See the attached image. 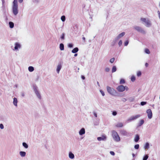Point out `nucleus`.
<instances>
[{
  "label": "nucleus",
  "instance_id": "obj_11",
  "mask_svg": "<svg viewBox=\"0 0 160 160\" xmlns=\"http://www.w3.org/2000/svg\"><path fill=\"white\" fill-rule=\"evenodd\" d=\"M18 100L17 98H13V104L16 106H17Z\"/></svg>",
  "mask_w": 160,
  "mask_h": 160
},
{
  "label": "nucleus",
  "instance_id": "obj_8",
  "mask_svg": "<svg viewBox=\"0 0 160 160\" xmlns=\"http://www.w3.org/2000/svg\"><path fill=\"white\" fill-rule=\"evenodd\" d=\"M134 28L137 30V31L140 32H142L143 31V30L142 29V28L139 27L138 26H136L134 27Z\"/></svg>",
  "mask_w": 160,
  "mask_h": 160
},
{
  "label": "nucleus",
  "instance_id": "obj_21",
  "mask_svg": "<svg viewBox=\"0 0 160 160\" xmlns=\"http://www.w3.org/2000/svg\"><path fill=\"white\" fill-rule=\"evenodd\" d=\"M123 124L122 123L120 122L117 124L116 126L118 127H122L123 126Z\"/></svg>",
  "mask_w": 160,
  "mask_h": 160
},
{
  "label": "nucleus",
  "instance_id": "obj_30",
  "mask_svg": "<svg viewBox=\"0 0 160 160\" xmlns=\"http://www.w3.org/2000/svg\"><path fill=\"white\" fill-rule=\"evenodd\" d=\"M61 19L62 21L64 22L65 20V17L64 16H62L61 17Z\"/></svg>",
  "mask_w": 160,
  "mask_h": 160
},
{
  "label": "nucleus",
  "instance_id": "obj_1",
  "mask_svg": "<svg viewBox=\"0 0 160 160\" xmlns=\"http://www.w3.org/2000/svg\"><path fill=\"white\" fill-rule=\"evenodd\" d=\"M12 11L13 14L15 15H16L18 13L17 0H14L13 2Z\"/></svg>",
  "mask_w": 160,
  "mask_h": 160
},
{
  "label": "nucleus",
  "instance_id": "obj_19",
  "mask_svg": "<svg viewBox=\"0 0 160 160\" xmlns=\"http://www.w3.org/2000/svg\"><path fill=\"white\" fill-rule=\"evenodd\" d=\"M69 157L71 159H73L74 158V154L71 152H70L69 153Z\"/></svg>",
  "mask_w": 160,
  "mask_h": 160
},
{
  "label": "nucleus",
  "instance_id": "obj_44",
  "mask_svg": "<svg viewBox=\"0 0 160 160\" xmlns=\"http://www.w3.org/2000/svg\"><path fill=\"white\" fill-rule=\"evenodd\" d=\"M110 153L112 155L114 156V155H115V153H114V152H113V151H110Z\"/></svg>",
  "mask_w": 160,
  "mask_h": 160
},
{
  "label": "nucleus",
  "instance_id": "obj_50",
  "mask_svg": "<svg viewBox=\"0 0 160 160\" xmlns=\"http://www.w3.org/2000/svg\"><path fill=\"white\" fill-rule=\"evenodd\" d=\"M145 66H146V67H148V63H145Z\"/></svg>",
  "mask_w": 160,
  "mask_h": 160
},
{
  "label": "nucleus",
  "instance_id": "obj_29",
  "mask_svg": "<svg viewBox=\"0 0 160 160\" xmlns=\"http://www.w3.org/2000/svg\"><path fill=\"white\" fill-rule=\"evenodd\" d=\"M22 145L25 148H28V145L26 143L23 142L22 143Z\"/></svg>",
  "mask_w": 160,
  "mask_h": 160
},
{
  "label": "nucleus",
  "instance_id": "obj_16",
  "mask_svg": "<svg viewBox=\"0 0 160 160\" xmlns=\"http://www.w3.org/2000/svg\"><path fill=\"white\" fill-rule=\"evenodd\" d=\"M26 152H24L21 151L20 152V154L22 157H24L26 155Z\"/></svg>",
  "mask_w": 160,
  "mask_h": 160
},
{
  "label": "nucleus",
  "instance_id": "obj_25",
  "mask_svg": "<svg viewBox=\"0 0 160 160\" xmlns=\"http://www.w3.org/2000/svg\"><path fill=\"white\" fill-rule=\"evenodd\" d=\"M144 123V121L142 119L140 121L139 123V126H141Z\"/></svg>",
  "mask_w": 160,
  "mask_h": 160
},
{
  "label": "nucleus",
  "instance_id": "obj_34",
  "mask_svg": "<svg viewBox=\"0 0 160 160\" xmlns=\"http://www.w3.org/2000/svg\"><path fill=\"white\" fill-rule=\"evenodd\" d=\"M114 60H115V59L114 58H112L110 59V62L111 63H112L114 62Z\"/></svg>",
  "mask_w": 160,
  "mask_h": 160
},
{
  "label": "nucleus",
  "instance_id": "obj_52",
  "mask_svg": "<svg viewBox=\"0 0 160 160\" xmlns=\"http://www.w3.org/2000/svg\"><path fill=\"white\" fill-rule=\"evenodd\" d=\"M78 55V54L77 53H75L74 55V57H76Z\"/></svg>",
  "mask_w": 160,
  "mask_h": 160
},
{
  "label": "nucleus",
  "instance_id": "obj_53",
  "mask_svg": "<svg viewBox=\"0 0 160 160\" xmlns=\"http://www.w3.org/2000/svg\"><path fill=\"white\" fill-rule=\"evenodd\" d=\"M82 39H83L84 40H85V37H83V38H82Z\"/></svg>",
  "mask_w": 160,
  "mask_h": 160
},
{
  "label": "nucleus",
  "instance_id": "obj_54",
  "mask_svg": "<svg viewBox=\"0 0 160 160\" xmlns=\"http://www.w3.org/2000/svg\"><path fill=\"white\" fill-rule=\"evenodd\" d=\"M159 17L160 19V12L159 13Z\"/></svg>",
  "mask_w": 160,
  "mask_h": 160
},
{
  "label": "nucleus",
  "instance_id": "obj_17",
  "mask_svg": "<svg viewBox=\"0 0 160 160\" xmlns=\"http://www.w3.org/2000/svg\"><path fill=\"white\" fill-rule=\"evenodd\" d=\"M60 49L61 50H63L64 49V45L62 43H61L60 45Z\"/></svg>",
  "mask_w": 160,
  "mask_h": 160
},
{
  "label": "nucleus",
  "instance_id": "obj_28",
  "mask_svg": "<svg viewBox=\"0 0 160 160\" xmlns=\"http://www.w3.org/2000/svg\"><path fill=\"white\" fill-rule=\"evenodd\" d=\"M131 79L132 82H134L135 80V78L134 76H132L131 77Z\"/></svg>",
  "mask_w": 160,
  "mask_h": 160
},
{
  "label": "nucleus",
  "instance_id": "obj_26",
  "mask_svg": "<svg viewBox=\"0 0 160 160\" xmlns=\"http://www.w3.org/2000/svg\"><path fill=\"white\" fill-rule=\"evenodd\" d=\"M149 147V144L148 143H147L144 147V148L145 149H148Z\"/></svg>",
  "mask_w": 160,
  "mask_h": 160
},
{
  "label": "nucleus",
  "instance_id": "obj_42",
  "mask_svg": "<svg viewBox=\"0 0 160 160\" xmlns=\"http://www.w3.org/2000/svg\"><path fill=\"white\" fill-rule=\"evenodd\" d=\"M117 112L116 111H113L112 112V115L114 116H115L117 115Z\"/></svg>",
  "mask_w": 160,
  "mask_h": 160
},
{
  "label": "nucleus",
  "instance_id": "obj_6",
  "mask_svg": "<svg viewBox=\"0 0 160 160\" xmlns=\"http://www.w3.org/2000/svg\"><path fill=\"white\" fill-rule=\"evenodd\" d=\"M140 117V115L139 114L137 115L134 116H132L130 118L131 120H133L136 119Z\"/></svg>",
  "mask_w": 160,
  "mask_h": 160
},
{
  "label": "nucleus",
  "instance_id": "obj_40",
  "mask_svg": "<svg viewBox=\"0 0 160 160\" xmlns=\"http://www.w3.org/2000/svg\"><path fill=\"white\" fill-rule=\"evenodd\" d=\"M105 70L106 72H108L110 70V69L109 68H107L105 69Z\"/></svg>",
  "mask_w": 160,
  "mask_h": 160
},
{
  "label": "nucleus",
  "instance_id": "obj_18",
  "mask_svg": "<svg viewBox=\"0 0 160 160\" xmlns=\"http://www.w3.org/2000/svg\"><path fill=\"white\" fill-rule=\"evenodd\" d=\"M9 27L11 28H12L14 27V23L13 22H9Z\"/></svg>",
  "mask_w": 160,
  "mask_h": 160
},
{
  "label": "nucleus",
  "instance_id": "obj_49",
  "mask_svg": "<svg viewBox=\"0 0 160 160\" xmlns=\"http://www.w3.org/2000/svg\"><path fill=\"white\" fill-rule=\"evenodd\" d=\"M23 1V0H18V1L20 3H22V2Z\"/></svg>",
  "mask_w": 160,
  "mask_h": 160
},
{
  "label": "nucleus",
  "instance_id": "obj_27",
  "mask_svg": "<svg viewBox=\"0 0 160 160\" xmlns=\"http://www.w3.org/2000/svg\"><path fill=\"white\" fill-rule=\"evenodd\" d=\"M125 83V80L123 79H122L120 80V83L121 84H124Z\"/></svg>",
  "mask_w": 160,
  "mask_h": 160
},
{
  "label": "nucleus",
  "instance_id": "obj_39",
  "mask_svg": "<svg viewBox=\"0 0 160 160\" xmlns=\"http://www.w3.org/2000/svg\"><path fill=\"white\" fill-rule=\"evenodd\" d=\"M122 41L121 40L119 41V42H118V45H119V46H121L122 45Z\"/></svg>",
  "mask_w": 160,
  "mask_h": 160
},
{
  "label": "nucleus",
  "instance_id": "obj_10",
  "mask_svg": "<svg viewBox=\"0 0 160 160\" xmlns=\"http://www.w3.org/2000/svg\"><path fill=\"white\" fill-rule=\"evenodd\" d=\"M15 46L14 47V49L15 50H17L18 48H20L21 47L20 45L18 43H15Z\"/></svg>",
  "mask_w": 160,
  "mask_h": 160
},
{
  "label": "nucleus",
  "instance_id": "obj_4",
  "mask_svg": "<svg viewBox=\"0 0 160 160\" xmlns=\"http://www.w3.org/2000/svg\"><path fill=\"white\" fill-rule=\"evenodd\" d=\"M117 90L119 92H122L124 91L126 89V90H128V88L127 87H124L123 86L121 85L118 87L116 88Z\"/></svg>",
  "mask_w": 160,
  "mask_h": 160
},
{
  "label": "nucleus",
  "instance_id": "obj_31",
  "mask_svg": "<svg viewBox=\"0 0 160 160\" xmlns=\"http://www.w3.org/2000/svg\"><path fill=\"white\" fill-rule=\"evenodd\" d=\"M145 52L147 54H149L150 53L149 50L147 48L145 49Z\"/></svg>",
  "mask_w": 160,
  "mask_h": 160
},
{
  "label": "nucleus",
  "instance_id": "obj_41",
  "mask_svg": "<svg viewBox=\"0 0 160 160\" xmlns=\"http://www.w3.org/2000/svg\"><path fill=\"white\" fill-rule=\"evenodd\" d=\"M100 92H101V93L102 94V95L103 96H104L105 95L104 93L103 92V91L102 90H100Z\"/></svg>",
  "mask_w": 160,
  "mask_h": 160
},
{
  "label": "nucleus",
  "instance_id": "obj_13",
  "mask_svg": "<svg viewBox=\"0 0 160 160\" xmlns=\"http://www.w3.org/2000/svg\"><path fill=\"white\" fill-rule=\"evenodd\" d=\"M61 68V64L58 65L57 66V71L58 73H59Z\"/></svg>",
  "mask_w": 160,
  "mask_h": 160
},
{
  "label": "nucleus",
  "instance_id": "obj_7",
  "mask_svg": "<svg viewBox=\"0 0 160 160\" xmlns=\"http://www.w3.org/2000/svg\"><path fill=\"white\" fill-rule=\"evenodd\" d=\"M106 136L104 135L102 136V137H99L97 138L98 140L99 141H100L101 140H106Z\"/></svg>",
  "mask_w": 160,
  "mask_h": 160
},
{
  "label": "nucleus",
  "instance_id": "obj_46",
  "mask_svg": "<svg viewBox=\"0 0 160 160\" xmlns=\"http://www.w3.org/2000/svg\"><path fill=\"white\" fill-rule=\"evenodd\" d=\"M73 46V45L72 44H69V45H68V47L70 48H72V47Z\"/></svg>",
  "mask_w": 160,
  "mask_h": 160
},
{
  "label": "nucleus",
  "instance_id": "obj_2",
  "mask_svg": "<svg viewBox=\"0 0 160 160\" xmlns=\"http://www.w3.org/2000/svg\"><path fill=\"white\" fill-rule=\"evenodd\" d=\"M112 135L114 140L117 142H119L120 140V138L118 133L115 130L112 131Z\"/></svg>",
  "mask_w": 160,
  "mask_h": 160
},
{
  "label": "nucleus",
  "instance_id": "obj_23",
  "mask_svg": "<svg viewBox=\"0 0 160 160\" xmlns=\"http://www.w3.org/2000/svg\"><path fill=\"white\" fill-rule=\"evenodd\" d=\"M35 93H36L37 97H38V98H41L40 95V94L38 91L36 90L35 91Z\"/></svg>",
  "mask_w": 160,
  "mask_h": 160
},
{
  "label": "nucleus",
  "instance_id": "obj_47",
  "mask_svg": "<svg viewBox=\"0 0 160 160\" xmlns=\"http://www.w3.org/2000/svg\"><path fill=\"white\" fill-rule=\"evenodd\" d=\"M94 115L95 116V117H96L97 118V114L95 112L94 113Z\"/></svg>",
  "mask_w": 160,
  "mask_h": 160
},
{
  "label": "nucleus",
  "instance_id": "obj_32",
  "mask_svg": "<svg viewBox=\"0 0 160 160\" xmlns=\"http://www.w3.org/2000/svg\"><path fill=\"white\" fill-rule=\"evenodd\" d=\"M139 145L138 144H136L134 146V148L135 149H138L139 148Z\"/></svg>",
  "mask_w": 160,
  "mask_h": 160
},
{
  "label": "nucleus",
  "instance_id": "obj_48",
  "mask_svg": "<svg viewBox=\"0 0 160 160\" xmlns=\"http://www.w3.org/2000/svg\"><path fill=\"white\" fill-rule=\"evenodd\" d=\"M122 101L123 102H125L126 101V99L125 98H123L122 99Z\"/></svg>",
  "mask_w": 160,
  "mask_h": 160
},
{
  "label": "nucleus",
  "instance_id": "obj_56",
  "mask_svg": "<svg viewBox=\"0 0 160 160\" xmlns=\"http://www.w3.org/2000/svg\"><path fill=\"white\" fill-rule=\"evenodd\" d=\"M4 0H3L2 3H4Z\"/></svg>",
  "mask_w": 160,
  "mask_h": 160
},
{
  "label": "nucleus",
  "instance_id": "obj_14",
  "mask_svg": "<svg viewBox=\"0 0 160 160\" xmlns=\"http://www.w3.org/2000/svg\"><path fill=\"white\" fill-rule=\"evenodd\" d=\"M139 139V136L138 135H136L135 136V137L134 141L135 142H137L138 141Z\"/></svg>",
  "mask_w": 160,
  "mask_h": 160
},
{
  "label": "nucleus",
  "instance_id": "obj_12",
  "mask_svg": "<svg viewBox=\"0 0 160 160\" xmlns=\"http://www.w3.org/2000/svg\"><path fill=\"white\" fill-rule=\"evenodd\" d=\"M125 34V33L124 32H122L120 34L118 35L117 37V38L118 39L122 37H123V36Z\"/></svg>",
  "mask_w": 160,
  "mask_h": 160
},
{
  "label": "nucleus",
  "instance_id": "obj_43",
  "mask_svg": "<svg viewBox=\"0 0 160 160\" xmlns=\"http://www.w3.org/2000/svg\"><path fill=\"white\" fill-rule=\"evenodd\" d=\"M0 128L1 129H3L4 128V127L2 124H0Z\"/></svg>",
  "mask_w": 160,
  "mask_h": 160
},
{
  "label": "nucleus",
  "instance_id": "obj_35",
  "mask_svg": "<svg viewBox=\"0 0 160 160\" xmlns=\"http://www.w3.org/2000/svg\"><path fill=\"white\" fill-rule=\"evenodd\" d=\"M137 76L139 77L141 75V72L140 71H138L137 73Z\"/></svg>",
  "mask_w": 160,
  "mask_h": 160
},
{
  "label": "nucleus",
  "instance_id": "obj_51",
  "mask_svg": "<svg viewBox=\"0 0 160 160\" xmlns=\"http://www.w3.org/2000/svg\"><path fill=\"white\" fill-rule=\"evenodd\" d=\"M82 78L83 79H85V77H84V76H82Z\"/></svg>",
  "mask_w": 160,
  "mask_h": 160
},
{
  "label": "nucleus",
  "instance_id": "obj_55",
  "mask_svg": "<svg viewBox=\"0 0 160 160\" xmlns=\"http://www.w3.org/2000/svg\"><path fill=\"white\" fill-rule=\"evenodd\" d=\"M97 84H98V85L99 86V82H97Z\"/></svg>",
  "mask_w": 160,
  "mask_h": 160
},
{
  "label": "nucleus",
  "instance_id": "obj_15",
  "mask_svg": "<svg viewBox=\"0 0 160 160\" xmlns=\"http://www.w3.org/2000/svg\"><path fill=\"white\" fill-rule=\"evenodd\" d=\"M78 51V48H75L72 50V52L73 53H76Z\"/></svg>",
  "mask_w": 160,
  "mask_h": 160
},
{
  "label": "nucleus",
  "instance_id": "obj_22",
  "mask_svg": "<svg viewBox=\"0 0 160 160\" xmlns=\"http://www.w3.org/2000/svg\"><path fill=\"white\" fill-rule=\"evenodd\" d=\"M28 70L30 72H32L34 70V68L32 66H30L28 67Z\"/></svg>",
  "mask_w": 160,
  "mask_h": 160
},
{
  "label": "nucleus",
  "instance_id": "obj_3",
  "mask_svg": "<svg viewBox=\"0 0 160 160\" xmlns=\"http://www.w3.org/2000/svg\"><path fill=\"white\" fill-rule=\"evenodd\" d=\"M107 90L108 92L110 94L115 96L117 92L115 90L108 86L107 87Z\"/></svg>",
  "mask_w": 160,
  "mask_h": 160
},
{
  "label": "nucleus",
  "instance_id": "obj_38",
  "mask_svg": "<svg viewBox=\"0 0 160 160\" xmlns=\"http://www.w3.org/2000/svg\"><path fill=\"white\" fill-rule=\"evenodd\" d=\"M146 102H141V104L142 105V106H143L145 104H146Z\"/></svg>",
  "mask_w": 160,
  "mask_h": 160
},
{
  "label": "nucleus",
  "instance_id": "obj_33",
  "mask_svg": "<svg viewBox=\"0 0 160 160\" xmlns=\"http://www.w3.org/2000/svg\"><path fill=\"white\" fill-rule=\"evenodd\" d=\"M148 157V155H145L144 157L143 158V160H147Z\"/></svg>",
  "mask_w": 160,
  "mask_h": 160
},
{
  "label": "nucleus",
  "instance_id": "obj_45",
  "mask_svg": "<svg viewBox=\"0 0 160 160\" xmlns=\"http://www.w3.org/2000/svg\"><path fill=\"white\" fill-rule=\"evenodd\" d=\"M61 39H64V34H62V36H61Z\"/></svg>",
  "mask_w": 160,
  "mask_h": 160
},
{
  "label": "nucleus",
  "instance_id": "obj_24",
  "mask_svg": "<svg viewBox=\"0 0 160 160\" xmlns=\"http://www.w3.org/2000/svg\"><path fill=\"white\" fill-rule=\"evenodd\" d=\"M116 70H117V68H116V66H113L112 68V72H115L116 71Z\"/></svg>",
  "mask_w": 160,
  "mask_h": 160
},
{
  "label": "nucleus",
  "instance_id": "obj_9",
  "mask_svg": "<svg viewBox=\"0 0 160 160\" xmlns=\"http://www.w3.org/2000/svg\"><path fill=\"white\" fill-rule=\"evenodd\" d=\"M85 133V129L84 128H82L79 132V133L80 135H82L84 134Z\"/></svg>",
  "mask_w": 160,
  "mask_h": 160
},
{
  "label": "nucleus",
  "instance_id": "obj_5",
  "mask_svg": "<svg viewBox=\"0 0 160 160\" xmlns=\"http://www.w3.org/2000/svg\"><path fill=\"white\" fill-rule=\"evenodd\" d=\"M147 113L148 114V118L149 119L152 118V113L150 109H148L147 111Z\"/></svg>",
  "mask_w": 160,
  "mask_h": 160
},
{
  "label": "nucleus",
  "instance_id": "obj_20",
  "mask_svg": "<svg viewBox=\"0 0 160 160\" xmlns=\"http://www.w3.org/2000/svg\"><path fill=\"white\" fill-rule=\"evenodd\" d=\"M145 23L146 24V26L147 27H149L151 25V23H150V22L148 20H147L146 22H145Z\"/></svg>",
  "mask_w": 160,
  "mask_h": 160
},
{
  "label": "nucleus",
  "instance_id": "obj_36",
  "mask_svg": "<svg viewBox=\"0 0 160 160\" xmlns=\"http://www.w3.org/2000/svg\"><path fill=\"white\" fill-rule=\"evenodd\" d=\"M141 21L144 22L145 23L146 22V21H147L146 18H141Z\"/></svg>",
  "mask_w": 160,
  "mask_h": 160
},
{
  "label": "nucleus",
  "instance_id": "obj_37",
  "mask_svg": "<svg viewBox=\"0 0 160 160\" xmlns=\"http://www.w3.org/2000/svg\"><path fill=\"white\" fill-rule=\"evenodd\" d=\"M128 44V40H127L125 41L124 43V45L125 46H127Z\"/></svg>",
  "mask_w": 160,
  "mask_h": 160
}]
</instances>
